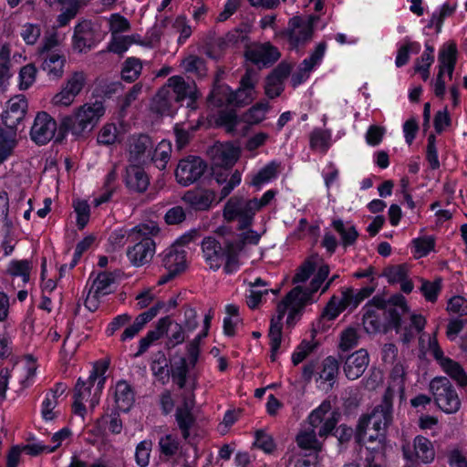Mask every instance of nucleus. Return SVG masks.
I'll use <instances>...</instances> for the list:
<instances>
[{
  "label": "nucleus",
  "instance_id": "49530a36",
  "mask_svg": "<svg viewBox=\"0 0 467 467\" xmlns=\"http://www.w3.org/2000/svg\"><path fill=\"white\" fill-rule=\"evenodd\" d=\"M85 387V383L83 382V379L79 377L77 379L74 388V401L72 404V411L74 414L78 416H84L87 409L84 405L83 401L86 400L89 396L88 393L83 391V388Z\"/></svg>",
  "mask_w": 467,
  "mask_h": 467
},
{
  "label": "nucleus",
  "instance_id": "6e6552de",
  "mask_svg": "<svg viewBox=\"0 0 467 467\" xmlns=\"http://www.w3.org/2000/svg\"><path fill=\"white\" fill-rule=\"evenodd\" d=\"M166 88L171 89L173 100L179 107L183 106L186 100V107L190 110L198 109L200 92L194 82L190 84L182 76L175 75L168 78Z\"/></svg>",
  "mask_w": 467,
  "mask_h": 467
},
{
  "label": "nucleus",
  "instance_id": "338daca9",
  "mask_svg": "<svg viewBox=\"0 0 467 467\" xmlns=\"http://www.w3.org/2000/svg\"><path fill=\"white\" fill-rule=\"evenodd\" d=\"M441 290V279H435L433 282L424 281L421 285L420 291L428 302L434 303L437 301L439 294Z\"/></svg>",
  "mask_w": 467,
  "mask_h": 467
},
{
  "label": "nucleus",
  "instance_id": "a18cd8bd",
  "mask_svg": "<svg viewBox=\"0 0 467 467\" xmlns=\"http://www.w3.org/2000/svg\"><path fill=\"white\" fill-rule=\"evenodd\" d=\"M297 446L306 451H312L317 454L322 449V444L317 439L314 431H301L296 437Z\"/></svg>",
  "mask_w": 467,
  "mask_h": 467
},
{
  "label": "nucleus",
  "instance_id": "0eeeda50",
  "mask_svg": "<svg viewBox=\"0 0 467 467\" xmlns=\"http://www.w3.org/2000/svg\"><path fill=\"white\" fill-rule=\"evenodd\" d=\"M223 217L227 223L238 221L237 230L244 231L252 226L254 213L250 199L245 201L242 196L234 195L228 199L223 210Z\"/></svg>",
  "mask_w": 467,
  "mask_h": 467
},
{
  "label": "nucleus",
  "instance_id": "9b49d317",
  "mask_svg": "<svg viewBox=\"0 0 467 467\" xmlns=\"http://www.w3.org/2000/svg\"><path fill=\"white\" fill-rule=\"evenodd\" d=\"M207 163L199 156L190 155L180 160L175 170L177 182L184 187L196 182L206 171Z\"/></svg>",
  "mask_w": 467,
  "mask_h": 467
},
{
  "label": "nucleus",
  "instance_id": "7ed1b4c3",
  "mask_svg": "<svg viewBox=\"0 0 467 467\" xmlns=\"http://www.w3.org/2000/svg\"><path fill=\"white\" fill-rule=\"evenodd\" d=\"M229 241L224 240L223 244L220 243L214 236H206L201 242V248L205 263L209 267L217 271L224 261L223 272L226 275L236 273L241 266L240 258L236 254V263L228 265L229 260Z\"/></svg>",
  "mask_w": 467,
  "mask_h": 467
},
{
  "label": "nucleus",
  "instance_id": "4be33fe9",
  "mask_svg": "<svg viewBox=\"0 0 467 467\" xmlns=\"http://www.w3.org/2000/svg\"><path fill=\"white\" fill-rule=\"evenodd\" d=\"M173 96L170 88L161 87L150 102V110L161 116H173L178 108L173 105Z\"/></svg>",
  "mask_w": 467,
  "mask_h": 467
},
{
  "label": "nucleus",
  "instance_id": "0e129e2a",
  "mask_svg": "<svg viewBox=\"0 0 467 467\" xmlns=\"http://www.w3.org/2000/svg\"><path fill=\"white\" fill-rule=\"evenodd\" d=\"M341 303L343 308L345 310H348L349 312L354 311L362 302L363 300L359 298V296L356 292V289L353 287H346L342 290Z\"/></svg>",
  "mask_w": 467,
  "mask_h": 467
},
{
  "label": "nucleus",
  "instance_id": "c9c22d12",
  "mask_svg": "<svg viewBox=\"0 0 467 467\" xmlns=\"http://www.w3.org/2000/svg\"><path fill=\"white\" fill-rule=\"evenodd\" d=\"M279 168L280 162L276 161H269L253 176L250 184L260 188L263 184L277 177Z\"/></svg>",
  "mask_w": 467,
  "mask_h": 467
},
{
  "label": "nucleus",
  "instance_id": "680f3d73",
  "mask_svg": "<svg viewBox=\"0 0 467 467\" xmlns=\"http://www.w3.org/2000/svg\"><path fill=\"white\" fill-rule=\"evenodd\" d=\"M160 451L166 457L174 456L180 447V442L177 437L172 434H166L159 440Z\"/></svg>",
  "mask_w": 467,
  "mask_h": 467
},
{
  "label": "nucleus",
  "instance_id": "6e6d98bb",
  "mask_svg": "<svg viewBox=\"0 0 467 467\" xmlns=\"http://www.w3.org/2000/svg\"><path fill=\"white\" fill-rule=\"evenodd\" d=\"M37 69L32 63L26 64L20 68L18 78V88L20 90L28 89L36 81Z\"/></svg>",
  "mask_w": 467,
  "mask_h": 467
},
{
  "label": "nucleus",
  "instance_id": "393cba45",
  "mask_svg": "<svg viewBox=\"0 0 467 467\" xmlns=\"http://www.w3.org/2000/svg\"><path fill=\"white\" fill-rule=\"evenodd\" d=\"M213 179L219 185H223L220 191V201H223L237 187L242 181V173L235 170L232 173L225 169L223 171H213Z\"/></svg>",
  "mask_w": 467,
  "mask_h": 467
},
{
  "label": "nucleus",
  "instance_id": "ea45409f",
  "mask_svg": "<svg viewBox=\"0 0 467 467\" xmlns=\"http://www.w3.org/2000/svg\"><path fill=\"white\" fill-rule=\"evenodd\" d=\"M115 277L110 272H100L94 279L89 293L99 298L110 293V285L114 283Z\"/></svg>",
  "mask_w": 467,
  "mask_h": 467
},
{
  "label": "nucleus",
  "instance_id": "bf43d9fd",
  "mask_svg": "<svg viewBox=\"0 0 467 467\" xmlns=\"http://www.w3.org/2000/svg\"><path fill=\"white\" fill-rule=\"evenodd\" d=\"M316 269V262L311 258L306 259L296 269V272L292 279L293 284L305 283L315 273Z\"/></svg>",
  "mask_w": 467,
  "mask_h": 467
},
{
  "label": "nucleus",
  "instance_id": "1a4fd4ad",
  "mask_svg": "<svg viewBox=\"0 0 467 467\" xmlns=\"http://www.w3.org/2000/svg\"><path fill=\"white\" fill-rule=\"evenodd\" d=\"M58 128L59 125L50 114L39 111L31 127L30 139L38 146L47 145L52 140L56 144H62L63 142L57 141Z\"/></svg>",
  "mask_w": 467,
  "mask_h": 467
},
{
  "label": "nucleus",
  "instance_id": "79ce46f5",
  "mask_svg": "<svg viewBox=\"0 0 467 467\" xmlns=\"http://www.w3.org/2000/svg\"><path fill=\"white\" fill-rule=\"evenodd\" d=\"M339 364L336 358L332 356L327 357L322 362V368L318 373L317 380L321 382H328L330 387H333L338 374Z\"/></svg>",
  "mask_w": 467,
  "mask_h": 467
},
{
  "label": "nucleus",
  "instance_id": "cd10ccee",
  "mask_svg": "<svg viewBox=\"0 0 467 467\" xmlns=\"http://www.w3.org/2000/svg\"><path fill=\"white\" fill-rule=\"evenodd\" d=\"M331 226L340 236L341 245L345 249L354 245L359 237V233L356 226L350 223L346 225L340 218L334 219Z\"/></svg>",
  "mask_w": 467,
  "mask_h": 467
},
{
  "label": "nucleus",
  "instance_id": "7c9ffc66",
  "mask_svg": "<svg viewBox=\"0 0 467 467\" xmlns=\"http://www.w3.org/2000/svg\"><path fill=\"white\" fill-rule=\"evenodd\" d=\"M332 133L330 130L315 128L309 135V147L312 150L327 153L331 147Z\"/></svg>",
  "mask_w": 467,
  "mask_h": 467
},
{
  "label": "nucleus",
  "instance_id": "3c124183",
  "mask_svg": "<svg viewBox=\"0 0 467 467\" xmlns=\"http://www.w3.org/2000/svg\"><path fill=\"white\" fill-rule=\"evenodd\" d=\"M439 70L445 74V66L449 64H456L457 62V46L455 43L443 45L438 56Z\"/></svg>",
  "mask_w": 467,
  "mask_h": 467
},
{
  "label": "nucleus",
  "instance_id": "4c0bfd02",
  "mask_svg": "<svg viewBox=\"0 0 467 467\" xmlns=\"http://www.w3.org/2000/svg\"><path fill=\"white\" fill-rule=\"evenodd\" d=\"M230 94H232V88L229 85L215 82L207 97V101L217 108L230 105Z\"/></svg>",
  "mask_w": 467,
  "mask_h": 467
},
{
  "label": "nucleus",
  "instance_id": "f3484780",
  "mask_svg": "<svg viewBox=\"0 0 467 467\" xmlns=\"http://www.w3.org/2000/svg\"><path fill=\"white\" fill-rule=\"evenodd\" d=\"M214 200V191L203 188L187 191L182 197V201L188 205L189 209L194 212L210 210Z\"/></svg>",
  "mask_w": 467,
  "mask_h": 467
},
{
  "label": "nucleus",
  "instance_id": "a211bd4d",
  "mask_svg": "<svg viewBox=\"0 0 467 467\" xmlns=\"http://www.w3.org/2000/svg\"><path fill=\"white\" fill-rule=\"evenodd\" d=\"M368 362L369 357L366 349L355 351L345 361L343 369L346 377L350 380L358 379L365 372Z\"/></svg>",
  "mask_w": 467,
  "mask_h": 467
},
{
  "label": "nucleus",
  "instance_id": "39448f33",
  "mask_svg": "<svg viewBox=\"0 0 467 467\" xmlns=\"http://www.w3.org/2000/svg\"><path fill=\"white\" fill-rule=\"evenodd\" d=\"M435 404L446 414L456 413L461 407L457 391L446 377H436L430 383Z\"/></svg>",
  "mask_w": 467,
  "mask_h": 467
},
{
  "label": "nucleus",
  "instance_id": "412c9836",
  "mask_svg": "<svg viewBox=\"0 0 467 467\" xmlns=\"http://www.w3.org/2000/svg\"><path fill=\"white\" fill-rule=\"evenodd\" d=\"M186 255L187 253L183 248H180L173 244L160 254L161 265L166 270H178V275H180L187 267Z\"/></svg>",
  "mask_w": 467,
  "mask_h": 467
},
{
  "label": "nucleus",
  "instance_id": "603ef678",
  "mask_svg": "<svg viewBox=\"0 0 467 467\" xmlns=\"http://www.w3.org/2000/svg\"><path fill=\"white\" fill-rule=\"evenodd\" d=\"M414 247V255L418 258L427 256L431 252L435 249V238L432 235H426L422 237L414 238L412 240Z\"/></svg>",
  "mask_w": 467,
  "mask_h": 467
},
{
  "label": "nucleus",
  "instance_id": "9d476101",
  "mask_svg": "<svg viewBox=\"0 0 467 467\" xmlns=\"http://www.w3.org/2000/svg\"><path fill=\"white\" fill-rule=\"evenodd\" d=\"M98 28L89 19H82L74 26L72 47L78 53H87L100 42Z\"/></svg>",
  "mask_w": 467,
  "mask_h": 467
},
{
  "label": "nucleus",
  "instance_id": "b1692460",
  "mask_svg": "<svg viewBox=\"0 0 467 467\" xmlns=\"http://www.w3.org/2000/svg\"><path fill=\"white\" fill-rule=\"evenodd\" d=\"M245 232H243L239 235V239L236 241H229V260H228V265H233L234 263H236V254L238 257L240 258V254L244 250L245 244H258L261 239V235L254 230L251 229L249 227L248 229L244 230Z\"/></svg>",
  "mask_w": 467,
  "mask_h": 467
},
{
  "label": "nucleus",
  "instance_id": "f8f14e48",
  "mask_svg": "<svg viewBox=\"0 0 467 467\" xmlns=\"http://www.w3.org/2000/svg\"><path fill=\"white\" fill-rule=\"evenodd\" d=\"M28 101L24 94L12 97L6 102V109L2 113L1 119L4 126L8 130H16L26 115Z\"/></svg>",
  "mask_w": 467,
  "mask_h": 467
},
{
  "label": "nucleus",
  "instance_id": "dca6fc26",
  "mask_svg": "<svg viewBox=\"0 0 467 467\" xmlns=\"http://www.w3.org/2000/svg\"><path fill=\"white\" fill-rule=\"evenodd\" d=\"M172 323L173 321L170 316L161 317L154 328L149 330L145 337L140 339L138 350L134 354V358L141 357L154 342L167 336Z\"/></svg>",
  "mask_w": 467,
  "mask_h": 467
},
{
  "label": "nucleus",
  "instance_id": "5fc2aeb1",
  "mask_svg": "<svg viewBox=\"0 0 467 467\" xmlns=\"http://www.w3.org/2000/svg\"><path fill=\"white\" fill-rule=\"evenodd\" d=\"M382 276L387 278L389 285L400 284L408 277V269L405 265H394L384 268Z\"/></svg>",
  "mask_w": 467,
  "mask_h": 467
},
{
  "label": "nucleus",
  "instance_id": "58836bf2",
  "mask_svg": "<svg viewBox=\"0 0 467 467\" xmlns=\"http://www.w3.org/2000/svg\"><path fill=\"white\" fill-rule=\"evenodd\" d=\"M414 450L418 459L423 463H430L434 460L435 451L431 441L421 435H418L414 439Z\"/></svg>",
  "mask_w": 467,
  "mask_h": 467
},
{
  "label": "nucleus",
  "instance_id": "2f4dec72",
  "mask_svg": "<svg viewBox=\"0 0 467 467\" xmlns=\"http://www.w3.org/2000/svg\"><path fill=\"white\" fill-rule=\"evenodd\" d=\"M119 410L113 409L110 414H103L96 421V428L99 432L109 429L112 434H119L122 431V421L119 418Z\"/></svg>",
  "mask_w": 467,
  "mask_h": 467
},
{
  "label": "nucleus",
  "instance_id": "473e14b6",
  "mask_svg": "<svg viewBox=\"0 0 467 467\" xmlns=\"http://www.w3.org/2000/svg\"><path fill=\"white\" fill-rule=\"evenodd\" d=\"M16 145V130H8L0 127V164L13 154Z\"/></svg>",
  "mask_w": 467,
  "mask_h": 467
},
{
  "label": "nucleus",
  "instance_id": "4d7b16f0",
  "mask_svg": "<svg viewBox=\"0 0 467 467\" xmlns=\"http://www.w3.org/2000/svg\"><path fill=\"white\" fill-rule=\"evenodd\" d=\"M190 371L189 364L185 358H182L178 364L171 368L172 380L180 389H184Z\"/></svg>",
  "mask_w": 467,
  "mask_h": 467
},
{
  "label": "nucleus",
  "instance_id": "c85d7f7f",
  "mask_svg": "<svg viewBox=\"0 0 467 467\" xmlns=\"http://www.w3.org/2000/svg\"><path fill=\"white\" fill-rule=\"evenodd\" d=\"M330 268L329 265L327 264H324L319 266L317 269V272L310 281L308 287L301 286V294H299L301 296L306 297L307 300L313 303V296L315 293H317L319 289H321L323 286V284L327 279L329 275Z\"/></svg>",
  "mask_w": 467,
  "mask_h": 467
},
{
  "label": "nucleus",
  "instance_id": "2eb2a0df",
  "mask_svg": "<svg viewBox=\"0 0 467 467\" xmlns=\"http://www.w3.org/2000/svg\"><path fill=\"white\" fill-rule=\"evenodd\" d=\"M123 182L129 192L143 193L148 190L150 178L143 167L138 164H130L125 169Z\"/></svg>",
  "mask_w": 467,
  "mask_h": 467
},
{
  "label": "nucleus",
  "instance_id": "69168bd1",
  "mask_svg": "<svg viewBox=\"0 0 467 467\" xmlns=\"http://www.w3.org/2000/svg\"><path fill=\"white\" fill-rule=\"evenodd\" d=\"M292 66L286 62H280L269 74H268V81L269 85H275V82H280L283 85V82L285 78L289 77L291 74Z\"/></svg>",
  "mask_w": 467,
  "mask_h": 467
},
{
  "label": "nucleus",
  "instance_id": "8fccbe9b",
  "mask_svg": "<svg viewBox=\"0 0 467 467\" xmlns=\"http://www.w3.org/2000/svg\"><path fill=\"white\" fill-rule=\"evenodd\" d=\"M301 285H296L292 288L285 296L277 304L276 306V316L273 317L271 319L283 323V319L289 310V306L293 304V299L301 294Z\"/></svg>",
  "mask_w": 467,
  "mask_h": 467
},
{
  "label": "nucleus",
  "instance_id": "774afa93",
  "mask_svg": "<svg viewBox=\"0 0 467 467\" xmlns=\"http://www.w3.org/2000/svg\"><path fill=\"white\" fill-rule=\"evenodd\" d=\"M20 36L26 45L33 46L41 36V26L38 24L26 23Z\"/></svg>",
  "mask_w": 467,
  "mask_h": 467
},
{
  "label": "nucleus",
  "instance_id": "aec40b11",
  "mask_svg": "<svg viewBox=\"0 0 467 467\" xmlns=\"http://www.w3.org/2000/svg\"><path fill=\"white\" fill-rule=\"evenodd\" d=\"M193 402L194 399L191 401L184 399L182 404L177 407L174 415L178 428L185 441L190 438L191 430L196 422V417L192 413Z\"/></svg>",
  "mask_w": 467,
  "mask_h": 467
},
{
  "label": "nucleus",
  "instance_id": "a19ab883",
  "mask_svg": "<svg viewBox=\"0 0 467 467\" xmlns=\"http://www.w3.org/2000/svg\"><path fill=\"white\" fill-rule=\"evenodd\" d=\"M241 150L237 146L229 142L218 150L217 158L219 164L224 169L231 170L240 158Z\"/></svg>",
  "mask_w": 467,
  "mask_h": 467
},
{
  "label": "nucleus",
  "instance_id": "72a5a7b5",
  "mask_svg": "<svg viewBox=\"0 0 467 467\" xmlns=\"http://www.w3.org/2000/svg\"><path fill=\"white\" fill-rule=\"evenodd\" d=\"M440 366L442 370L450 378L455 380L460 387H467V373L459 362L451 358H447L446 359H443V362H441Z\"/></svg>",
  "mask_w": 467,
  "mask_h": 467
},
{
  "label": "nucleus",
  "instance_id": "de8ad7c7",
  "mask_svg": "<svg viewBox=\"0 0 467 467\" xmlns=\"http://www.w3.org/2000/svg\"><path fill=\"white\" fill-rule=\"evenodd\" d=\"M456 6L451 5L449 3H444L439 11L433 12L427 27L431 28L435 26L436 33L439 34L441 31L444 20L452 16Z\"/></svg>",
  "mask_w": 467,
  "mask_h": 467
},
{
  "label": "nucleus",
  "instance_id": "e433bc0d",
  "mask_svg": "<svg viewBox=\"0 0 467 467\" xmlns=\"http://www.w3.org/2000/svg\"><path fill=\"white\" fill-rule=\"evenodd\" d=\"M421 46L417 41H411L408 36L404 38V42L400 44L397 50L395 65L397 67H402L410 61V54H419Z\"/></svg>",
  "mask_w": 467,
  "mask_h": 467
},
{
  "label": "nucleus",
  "instance_id": "a878e982",
  "mask_svg": "<svg viewBox=\"0 0 467 467\" xmlns=\"http://www.w3.org/2000/svg\"><path fill=\"white\" fill-rule=\"evenodd\" d=\"M344 311L345 308L342 306L341 299H339L337 296H332L323 308L318 320L316 324H314L316 327L315 329L326 331L327 328H329L330 325L327 326L325 322L335 320Z\"/></svg>",
  "mask_w": 467,
  "mask_h": 467
},
{
  "label": "nucleus",
  "instance_id": "5701e85b",
  "mask_svg": "<svg viewBox=\"0 0 467 467\" xmlns=\"http://www.w3.org/2000/svg\"><path fill=\"white\" fill-rule=\"evenodd\" d=\"M114 401L116 410L123 413L130 412L135 402V392L130 384L125 379H119L114 389Z\"/></svg>",
  "mask_w": 467,
  "mask_h": 467
},
{
  "label": "nucleus",
  "instance_id": "13d9d810",
  "mask_svg": "<svg viewBox=\"0 0 467 467\" xmlns=\"http://www.w3.org/2000/svg\"><path fill=\"white\" fill-rule=\"evenodd\" d=\"M184 69L188 73H193L199 78L207 74L205 60L198 56H190L183 61Z\"/></svg>",
  "mask_w": 467,
  "mask_h": 467
},
{
  "label": "nucleus",
  "instance_id": "864d4df0",
  "mask_svg": "<svg viewBox=\"0 0 467 467\" xmlns=\"http://www.w3.org/2000/svg\"><path fill=\"white\" fill-rule=\"evenodd\" d=\"M74 211L77 214V226L78 230H83L89 222L90 206L86 200L78 199L73 202Z\"/></svg>",
  "mask_w": 467,
  "mask_h": 467
},
{
  "label": "nucleus",
  "instance_id": "f704fd0d",
  "mask_svg": "<svg viewBox=\"0 0 467 467\" xmlns=\"http://www.w3.org/2000/svg\"><path fill=\"white\" fill-rule=\"evenodd\" d=\"M32 267L33 265L30 260L13 259L9 262L5 273L12 277H21L24 285H26L30 280Z\"/></svg>",
  "mask_w": 467,
  "mask_h": 467
},
{
  "label": "nucleus",
  "instance_id": "ddd939ff",
  "mask_svg": "<svg viewBox=\"0 0 467 467\" xmlns=\"http://www.w3.org/2000/svg\"><path fill=\"white\" fill-rule=\"evenodd\" d=\"M317 17L311 16L306 22L300 16H294L289 19L286 36L291 49L297 48L300 45L306 43L314 34V20Z\"/></svg>",
  "mask_w": 467,
  "mask_h": 467
},
{
  "label": "nucleus",
  "instance_id": "09e8293b",
  "mask_svg": "<svg viewBox=\"0 0 467 467\" xmlns=\"http://www.w3.org/2000/svg\"><path fill=\"white\" fill-rule=\"evenodd\" d=\"M171 144L166 143L164 140L160 142L158 146L155 148L152 156L151 161L156 168H158L160 171L165 170L168 161L171 158Z\"/></svg>",
  "mask_w": 467,
  "mask_h": 467
},
{
  "label": "nucleus",
  "instance_id": "052dcab7",
  "mask_svg": "<svg viewBox=\"0 0 467 467\" xmlns=\"http://www.w3.org/2000/svg\"><path fill=\"white\" fill-rule=\"evenodd\" d=\"M377 415V411H372L370 414H363L359 417L355 430V441L358 445L362 446L364 444L367 430Z\"/></svg>",
  "mask_w": 467,
  "mask_h": 467
},
{
  "label": "nucleus",
  "instance_id": "c756f323",
  "mask_svg": "<svg viewBox=\"0 0 467 467\" xmlns=\"http://www.w3.org/2000/svg\"><path fill=\"white\" fill-rule=\"evenodd\" d=\"M227 48V44L223 36H217L215 33H209L206 36L203 42V52L208 57L218 60Z\"/></svg>",
  "mask_w": 467,
  "mask_h": 467
},
{
  "label": "nucleus",
  "instance_id": "20e7f679",
  "mask_svg": "<svg viewBox=\"0 0 467 467\" xmlns=\"http://www.w3.org/2000/svg\"><path fill=\"white\" fill-rule=\"evenodd\" d=\"M362 311V324L368 334H387L393 329L399 332L401 328L402 318L396 308L389 307L384 313L378 310Z\"/></svg>",
  "mask_w": 467,
  "mask_h": 467
},
{
  "label": "nucleus",
  "instance_id": "37998d69",
  "mask_svg": "<svg viewBox=\"0 0 467 467\" xmlns=\"http://www.w3.org/2000/svg\"><path fill=\"white\" fill-rule=\"evenodd\" d=\"M312 304L306 297L301 296L300 295L293 299V304L289 306L288 315L286 317L285 325L287 328H293L296 322L300 320L305 307L308 305Z\"/></svg>",
  "mask_w": 467,
  "mask_h": 467
},
{
  "label": "nucleus",
  "instance_id": "bb28decb",
  "mask_svg": "<svg viewBox=\"0 0 467 467\" xmlns=\"http://www.w3.org/2000/svg\"><path fill=\"white\" fill-rule=\"evenodd\" d=\"M151 147L152 140L149 135L140 133L138 136H132L130 140L129 161L140 163L147 150Z\"/></svg>",
  "mask_w": 467,
  "mask_h": 467
},
{
  "label": "nucleus",
  "instance_id": "6ab92c4d",
  "mask_svg": "<svg viewBox=\"0 0 467 467\" xmlns=\"http://www.w3.org/2000/svg\"><path fill=\"white\" fill-rule=\"evenodd\" d=\"M37 61L40 62V68L47 74L50 79L62 78L67 59L61 52L38 55Z\"/></svg>",
  "mask_w": 467,
  "mask_h": 467
},
{
  "label": "nucleus",
  "instance_id": "f257e3e1",
  "mask_svg": "<svg viewBox=\"0 0 467 467\" xmlns=\"http://www.w3.org/2000/svg\"><path fill=\"white\" fill-rule=\"evenodd\" d=\"M105 107L102 101L86 103L75 112L61 119L57 137V142H64L71 132L75 136H80L89 126L93 127L104 115Z\"/></svg>",
  "mask_w": 467,
  "mask_h": 467
},
{
  "label": "nucleus",
  "instance_id": "e2e57ef3",
  "mask_svg": "<svg viewBox=\"0 0 467 467\" xmlns=\"http://www.w3.org/2000/svg\"><path fill=\"white\" fill-rule=\"evenodd\" d=\"M254 446L266 453H272L275 448V442L272 435L264 430H257L254 433Z\"/></svg>",
  "mask_w": 467,
  "mask_h": 467
},
{
  "label": "nucleus",
  "instance_id": "f03ea898",
  "mask_svg": "<svg viewBox=\"0 0 467 467\" xmlns=\"http://www.w3.org/2000/svg\"><path fill=\"white\" fill-rule=\"evenodd\" d=\"M130 242L134 243L127 248L126 255L132 266L140 267L150 263L156 251L153 236L160 229L156 225L139 224L130 229Z\"/></svg>",
  "mask_w": 467,
  "mask_h": 467
},
{
  "label": "nucleus",
  "instance_id": "c03bdc74",
  "mask_svg": "<svg viewBox=\"0 0 467 467\" xmlns=\"http://www.w3.org/2000/svg\"><path fill=\"white\" fill-rule=\"evenodd\" d=\"M142 66L139 58L128 57L121 68V79L128 83L134 82L140 76Z\"/></svg>",
  "mask_w": 467,
  "mask_h": 467
},
{
  "label": "nucleus",
  "instance_id": "4468645a",
  "mask_svg": "<svg viewBox=\"0 0 467 467\" xmlns=\"http://www.w3.org/2000/svg\"><path fill=\"white\" fill-rule=\"evenodd\" d=\"M372 411H377L376 418L371 420L373 430L377 431L376 436L370 435L369 441L379 440L382 442L386 440V431L393 420V406L392 402L388 399H384L382 404L376 406Z\"/></svg>",
  "mask_w": 467,
  "mask_h": 467
},
{
  "label": "nucleus",
  "instance_id": "423d86ee",
  "mask_svg": "<svg viewBox=\"0 0 467 467\" xmlns=\"http://www.w3.org/2000/svg\"><path fill=\"white\" fill-rule=\"evenodd\" d=\"M244 57L246 62L263 69L274 66L281 57V52L269 41L253 42L245 45Z\"/></svg>",
  "mask_w": 467,
  "mask_h": 467
}]
</instances>
